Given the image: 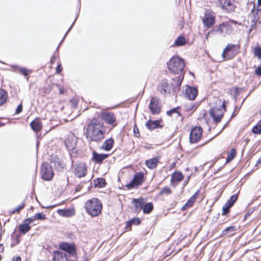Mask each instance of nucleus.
Returning a JSON list of instances; mask_svg holds the SVG:
<instances>
[{
	"label": "nucleus",
	"mask_w": 261,
	"mask_h": 261,
	"mask_svg": "<svg viewBox=\"0 0 261 261\" xmlns=\"http://www.w3.org/2000/svg\"><path fill=\"white\" fill-rule=\"evenodd\" d=\"M105 130L100 120L92 119L88 124L85 135L90 142H99L105 137Z\"/></svg>",
	"instance_id": "1"
},
{
	"label": "nucleus",
	"mask_w": 261,
	"mask_h": 261,
	"mask_svg": "<svg viewBox=\"0 0 261 261\" xmlns=\"http://www.w3.org/2000/svg\"><path fill=\"white\" fill-rule=\"evenodd\" d=\"M86 213L92 217L99 216L102 208L101 201L97 198H92L88 200L84 204Z\"/></svg>",
	"instance_id": "2"
},
{
	"label": "nucleus",
	"mask_w": 261,
	"mask_h": 261,
	"mask_svg": "<svg viewBox=\"0 0 261 261\" xmlns=\"http://www.w3.org/2000/svg\"><path fill=\"white\" fill-rule=\"evenodd\" d=\"M167 66L172 72L179 74L183 71L185 65L182 59L178 56H173L167 62Z\"/></svg>",
	"instance_id": "3"
},
{
	"label": "nucleus",
	"mask_w": 261,
	"mask_h": 261,
	"mask_svg": "<svg viewBox=\"0 0 261 261\" xmlns=\"http://www.w3.org/2000/svg\"><path fill=\"white\" fill-rule=\"evenodd\" d=\"M214 101L216 106H213L211 103L212 108L210 110V114L215 122L219 123L223 117V114L222 112V108H224L225 105L224 103H222L221 100L218 98H214Z\"/></svg>",
	"instance_id": "4"
},
{
	"label": "nucleus",
	"mask_w": 261,
	"mask_h": 261,
	"mask_svg": "<svg viewBox=\"0 0 261 261\" xmlns=\"http://www.w3.org/2000/svg\"><path fill=\"white\" fill-rule=\"evenodd\" d=\"M240 48L239 44L228 43L224 49L222 57L225 60L231 59L239 53Z\"/></svg>",
	"instance_id": "5"
},
{
	"label": "nucleus",
	"mask_w": 261,
	"mask_h": 261,
	"mask_svg": "<svg viewBox=\"0 0 261 261\" xmlns=\"http://www.w3.org/2000/svg\"><path fill=\"white\" fill-rule=\"evenodd\" d=\"M100 116L106 124L113 127L117 125L116 117L114 113L105 110L100 113Z\"/></svg>",
	"instance_id": "6"
},
{
	"label": "nucleus",
	"mask_w": 261,
	"mask_h": 261,
	"mask_svg": "<svg viewBox=\"0 0 261 261\" xmlns=\"http://www.w3.org/2000/svg\"><path fill=\"white\" fill-rule=\"evenodd\" d=\"M41 177L45 180H50L54 175L52 170V165L47 163L42 164L41 168Z\"/></svg>",
	"instance_id": "7"
},
{
	"label": "nucleus",
	"mask_w": 261,
	"mask_h": 261,
	"mask_svg": "<svg viewBox=\"0 0 261 261\" xmlns=\"http://www.w3.org/2000/svg\"><path fill=\"white\" fill-rule=\"evenodd\" d=\"M59 248L67 252L70 256L76 257L77 253L75 245L67 242H61L59 244Z\"/></svg>",
	"instance_id": "8"
},
{
	"label": "nucleus",
	"mask_w": 261,
	"mask_h": 261,
	"mask_svg": "<svg viewBox=\"0 0 261 261\" xmlns=\"http://www.w3.org/2000/svg\"><path fill=\"white\" fill-rule=\"evenodd\" d=\"M143 179L144 173L141 172H137L134 175L132 181L127 184L126 186L128 189L138 187L143 182Z\"/></svg>",
	"instance_id": "9"
},
{
	"label": "nucleus",
	"mask_w": 261,
	"mask_h": 261,
	"mask_svg": "<svg viewBox=\"0 0 261 261\" xmlns=\"http://www.w3.org/2000/svg\"><path fill=\"white\" fill-rule=\"evenodd\" d=\"M149 109L153 115L159 114L161 112V105L159 99L156 97H152L150 100Z\"/></svg>",
	"instance_id": "10"
},
{
	"label": "nucleus",
	"mask_w": 261,
	"mask_h": 261,
	"mask_svg": "<svg viewBox=\"0 0 261 261\" xmlns=\"http://www.w3.org/2000/svg\"><path fill=\"white\" fill-rule=\"evenodd\" d=\"M202 129L200 126L192 128L190 135V141L191 143L198 142L201 138Z\"/></svg>",
	"instance_id": "11"
},
{
	"label": "nucleus",
	"mask_w": 261,
	"mask_h": 261,
	"mask_svg": "<svg viewBox=\"0 0 261 261\" xmlns=\"http://www.w3.org/2000/svg\"><path fill=\"white\" fill-rule=\"evenodd\" d=\"M215 15L213 12L209 10H206L204 16L203 18V23L207 28H210L215 23Z\"/></svg>",
	"instance_id": "12"
},
{
	"label": "nucleus",
	"mask_w": 261,
	"mask_h": 261,
	"mask_svg": "<svg viewBox=\"0 0 261 261\" xmlns=\"http://www.w3.org/2000/svg\"><path fill=\"white\" fill-rule=\"evenodd\" d=\"M216 31L220 35H229L232 33V28L228 22H224L219 25Z\"/></svg>",
	"instance_id": "13"
},
{
	"label": "nucleus",
	"mask_w": 261,
	"mask_h": 261,
	"mask_svg": "<svg viewBox=\"0 0 261 261\" xmlns=\"http://www.w3.org/2000/svg\"><path fill=\"white\" fill-rule=\"evenodd\" d=\"M87 167L85 164L80 163L75 165L74 174L76 177L79 178L85 177Z\"/></svg>",
	"instance_id": "14"
},
{
	"label": "nucleus",
	"mask_w": 261,
	"mask_h": 261,
	"mask_svg": "<svg viewBox=\"0 0 261 261\" xmlns=\"http://www.w3.org/2000/svg\"><path fill=\"white\" fill-rule=\"evenodd\" d=\"M77 143V138L73 135H70L68 136L65 141V144L68 150H73Z\"/></svg>",
	"instance_id": "15"
},
{
	"label": "nucleus",
	"mask_w": 261,
	"mask_h": 261,
	"mask_svg": "<svg viewBox=\"0 0 261 261\" xmlns=\"http://www.w3.org/2000/svg\"><path fill=\"white\" fill-rule=\"evenodd\" d=\"M198 94L197 89L194 87L187 86L186 89L185 96L189 100H194Z\"/></svg>",
	"instance_id": "16"
},
{
	"label": "nucleus",
	"mask_w": 261,
	"mask_h": 261,
	"mask_svg": "<svg viewBox=\"0 0 261 261\" xmlns=\"http://www.w3.org/2000/svg\"><path fill=\"white\" fill-rule=\"evenodd\" d=\"M132 203L134 206L135 212L139 213L143 208L145 201L142 198L133 199Z\"/></svg>",
	"instance_id": "17"
},
{
	"label": "nucleus",
	"mask_w": 261,
	"mask_h": 261,
	"mask_svg": "<svg viewBox=\"0 0 261 261\" xmlns=\"http://www.w3.org/2000/svg\"><path fill=\"white\" fill-rule=\"evenodd\" d=\"M53 259L54 261H66L67 257L64 252L61 251H56L54 252Z\"/></svg>",
	"instance_id": "18"
},
{
	"label": "nucleus",
	"mask_w": 261,
	"mask_h": 261,
	"mask_svg": "<svg viewBox=\"0 0 261 261\" xmlns=\"http://www.w3.org/2000/svg\"><path fill=\"white\" fill-rule=\"evenodd\" d=\"M160 157H155L152 159L146 160L145 162L146 166L150 169H153L157 166L159 162Z\"/></svg>",
	"instance_id": "19"
},
{
	"label": "nucleus",
	"mask_w": 261,
	"mask_h": 261,
	"mask_svg": "<svg viewBox=\"0 0 261 261\" xmlns=\"http://www.w3.org/2000/svg\"><path fill=\"white\" fill-rule=\"evenodd\" d=\"M168 83L167 80H162L160 85L158 86V90L162 94H166L168 90Z\"/></svg>",
	"instance_id": "20"
},
{
	"label": "nucleus",
	"mask_w": 261,
	"mask_h": 261,
	"mask_svg": "<svg viewBox=\"0 0 261 261\" xmlns=\"http://www.w3.org/2000/svg\"><path fill=\"white\" fill-rule=\"evenodd\" d=\"M146 127L152 130L158 127H161L159 120L152 121L151 120H148L145 124Z\"/></svg>",
	"instance_id": "21"
},
{
	"label": "nucleus",
	"mask_w": 261,
	"mask_h": 261,
	"mask_svg": "<svg viewBox=\"0 0 261 261\" xmlns=\"http://www.w3.org/2000/svg\"><path fill=\"white\" fill-rule=\"evenodd\" d=\"M114 143V140L113 138H111L109 139H107L103 143L101 148L106 151H109L112 149Z\"/></svg>",
	"instance_id": "22"
},
{
	"label": "nucleus",
	"mask_w": 261,
	"mask_h": 261,
	"mask_svg": "<svg viewBox=\"0 0 261 261\" xmlns=\"http://www.w3.org/2000/svg\"><path fill=\"white\" fill-rule=\"evenodd\" d=\"M108 154H99L95 152H93V159L96 163H100L108 157Z\"/></svg>",
	"instance_id": "23"
},
{
	"label": "nucleus",
	"mask_w": 261,
	"mask_h": 261,
	"mask_svg": "<svg viewBox=\"0 0 261 261\" xmlns=\"http://www.w3.org/2000/svg\"><path fill=\"white\" fill-rule=\"evenodd\" d=\"M50 163L52 164H54L55 167L59 170L63 169L65 167V164L58 158H55L54 159V161L53 159H51L50 161Z\"/></svg>",
	"instance_id": "24"
},
{
	"label": "nucleus",
	"mask_w": 261,
	"mask_h": 261,
	"mask_svg": "<svg viewBox=\"0 0 261 261\" xmlns=\"http://www.w3.org/2000/svg\"><path fill=\"white\" fill-rule=\"evenodd\" d=\"M32 129L35 132H38L42 129V124L39 120H35L30 124Z\"/></svg>",
	"instance_id": "25"
},
{
	"label": "nucleus",
	"mask_w": 261,
	"mask_h": 261,
	"mask_svg": "<svg viewBox=\"0 0 261 261\" xmlns=\"http://www.w3.org/2000/svg\"><path fill=\"white\" fill-rule=\"evenodd\" d=\"M236 6L233 3V0H228L226 4H225V6L223 10H226L227 12H232L235 9Z\"/></svg>",
	"instance_id": "26"
},
{
	"label": "nucleus",
	"mask_w": 261,
	"mask_h": 261,
	"mask_svg": "<svg viewBox=\"0 0 261 261\" xmlns=\"http://www.w3.org/2000/svg\"><path fill=\"white\" fill-rule=\"evenodd\" d=\"M153 209V205L152 202L144 203L143 206V212L144 214H150Z\"/></svg>",
	"instance_id": "27"
},
{
	"label": "nucleus",
	"mask_w": 261,
	"mask_h": 261,
	"mask_svg": "<svg viewBox=\"0 0 261 261\" xmlns=\"http://www.w3.org/2000/svg\"><path fill=\"white\" fill-rule=\"evenodd\" d=\"M18 229L20 232L25 234L30 230L31 227L29 226V224L24 220L23 224L19 225Z\"/></svg>",
	"instance_id": "28"
},
{
	"label": "nucleus",
	"mask_w": 261,
	"mask_h": 261,
	"mask_svg": "<svg viewBox=\"0 0 261 261\" xmlns=\"http://www.w3.org/2000/svg\"><path fill=\"white\" fill-rule=\"evenodd\" d=\"M7 99V93L4 90L0 89V106L4 104Z\"/></svg>",
	"instance_id": "29"
},
{
	"label": "nucleus",
	"mask_w": 261,
	"mask_h": 261,
	"mask_svg": "<svg viewBox=\"0 0 261 261\" xmlns=\"http://www.w3.org/2000/svg\"><path fill=\"white\" fill-rule=\"evenodd\" d=\"M184 178V176L180 172H175L173 173L171 176L172 180L177 181H181Z\"/></svg>",
	"instance_id": "30"
},
{
	"label": "nucleus",
	"mask_w": 261,
	"mask_h": 261,
	"mask_svg": "<svg viewBox=\"0 0 261 261\" xmlns=\"http://www.w3.org/2000/svg\"><path fill=\"white\" fill-rule=\"evenodd\" d=\"M14 68L15 71H18L19 73H21L25 76H28L29 74V70L24 67H21L17 66L13 67Z\"/></svg>",
	"instance_id": "31"
},
{
	"label": "nucleus",
	"mask_w": 261,
	"mask_h": 261,
	"mask_svg": "<svg viewBox=\"0 0 261 261\" xmlns=\"http://www.w3.org/2000/svg\"><path fill=\"white\" fill-rule=\"evenodd\" d=\"M106 185V180L103 178H97L94 180V185L96 187L102 188Z\"/></svg>",
	"instance_id": "32"
},
{
	"label": "nucleus",
	"mask_w": 261,
	"mask_h": 261,
	"mask_svg": "<svg viewBox=\"0 0 261 261\" xmlns=\"http://www.w3.org/2000/svg\"><path fill=\"white\" fill-rule=\"evenodd\" d=\"M186 39L182 36L178 37L175 40L174 44L176 46H182L186 44Z\"/></svg>",
	"instance_id": "33"
},
{
	"label": "nucleus",
	"mask_w": 261,
	"mask_h": 261,
	"mask_svg": "<svg viewBox=\"0 0 261 261\" xmlns=\"http://www.w3.org/2000/svg\"><path fill=\"white\" fill-rule=\"evenodd\" d=\"M236 154V150L234 148H231L228 153L227 158L226 159V162H229L231 161Z\"/></svg>",
	"instance_id": "34"
},
{
	"label": "nucleus",
	"mask_w": 261,
	"mask_h": 261,
	"mask_svg": "<svg viewBox=\"0 0 261 261\" xmlns=\"http://www.w3.org/2000/svg\"><path fill=\"white\" fill-rule=\"evenodd\" d=\"M238 198V194H233L232 196H230L229 199L226 202L228 204L232 206L235 202L237 201Z\"/></svg>",
	"instance_id": "35"
},
{
	"label": "nucleus",
	"mask_w": 261,
	"mask_h": 261,
	"mask_svg": "<svg viewBox=\"0 0 261 261\" xmlns=\"http://www.w3.org/2000/svg\"><path fill=\"white\" fill-rule=\"evenodd\" d=\"M141 223L140 219L138 218H136L132 219L131 220L126 222V226H130L133 224L139 225Z\"/></svg>",
	"instance_id": "36"
},
{
	"label": "nucleus",
	"mask_w": 261,
	"mask_h": 261,
	"mask_svg": "<svg viewBox=\"0 0 261 261\" xmlns=\"http://www.w3.org/2000/svg\"><path fill=\"white\" fill-rule=\"evenodd\" d=\"M236 230V227L233 226L228 227L226 229H224L222 232V235H226L229 232H233Z\"/></svg>",
	"instance_id": "37"
},
{
	"label": "nucleus",
	"mask_w": 261,
	"mask_h": 261,
	"mask_svg": "<svg viewBox=\"0 0 261 261\" xmlns=\"http://www.w3.org/2000/svg\"><path fill=\"white\" fill-rule=\"evenodd\" d=\"M259 123L260 124H258L253 127L252 130L253 133L255 134H261V120L260 121Z\"/></svg>",
	"instance_id": "38"
},
{
	"label": "nucleus",
	"mask_w": 261,
	"mask_h": 261,
	"mask_svg": "<svg viewBox=\"0 0 261 261\" xmlns=\"http://www.w3.org/2000/svg\"><path fill=\"white\" fill-rule=\"evenodd\" d=\"M232 206L228 204L227 202H226L223 206V215H226L228 214L229 212V209Z\"/></svg>",
	"instance_id": "39"
},
{
	"label": "nucleus",
	"mask_w": 261,
	"mask_h": 261,
	"mask_svg": "<svg viewBox=\"0 0 261 261\" xmlns=\"http://www.w3.org/2000/svg\"><path fill=\"white\" fill-rule=\"evenodd\" d=\"M185 108L188 111H194L196 110V106L194 105L192 102H189L185 105Z\"/></svg>",
	"instance_id": "40"
},
{
	"label": "nucleus",
	"mask_w": 261,
	"mask_h": 261,
	"mask_svg": "<svg viewBox=\"0 0 261 261\" xmlns=\"http://www.w3.org/2000/svg\"><path fill=\"white\" fill-rule=\"evenodd\" d=\"M24 205H25V203H24V202H23L19 206H18L16 208L13 209L12 211H11L10 213L11 214L19 213L24 207Z\"/></svg>",
	"instance_id": "41"
},
{
	"label": "nucleus",
	"mask_w": 261,
	"mask_h": 261,
	"mask_svg": "<svg viewBox=\"0 0 261 261\" xmlns=\"http://www.w3.org/2000/svg\"><path fill=\"white\" fill-rule=\"evenodd\" d=\"M195 202V201L192 200V199L190 198L187 201V202L186 203V204H185V205H184L182 208H181V210H185L186 208H188L190 206H191L193 203Z\"/></svg>",
	"instance_id": "42"
},
{
	"label": "nucleus",
	"mask_w": 261,
	"mask_h": 261,
	"mask_svg": "<svg viewBox=\"0 0 261 261\" xmlns=\"http://www.w3.org/2000/svg\"><path fill=\"white\" fill-rule=\"evenodd\" d=\"M172 192L171 189L168 187H165L162 189L160 191V194H165V195H170L171 194Z\"/></svg>",
	"instance_id": "43"
},
{
	"label": "nucleus",
	"mask_w": 261,
	"mask_h": 261,
	"mask_svg": "<svg viewBox=\"0 0 261 261\" xmlns=\"http://www.w3.org/2000/svg\"><path fill=\"white\" fill-rule=\"evenodd\" d=\"M228 0H217L216 4L217 6L220 7L222 9L224 8L225 4Z\"/></svg>",
	"instance_id": "44"
},
{
	"label": "nucleus",
	"mask_w": 261,
	"mask_h": 261,
	"mask_svg": "<svg viewBox=\"0 0 261 261\" xmlns=\"http://www.w3.org/2000/svg\"><path fill=\"white\" fill-rule=\"evenodd\" d=\"M184 76L182 77L181 76H179L178 77H175V79H173V80H176L177 83H176V86L178 88L180 87L181 82L182 81Z\"/></svg>",
	"instance_id": "45"
},
{
	"label": "nucleus",
	"mask_w": 261,
	"mask_h": 261,
	"mask_svg": "<svg viewBox=\"0 0 261 261\" xmlns=\"http://www.w3.org/2000/svg\"><path fill=\"white\" fill-rule=\"evenodd\" d=\"M254 54L258 58L261 59V47H255L254 49Z\"/></svg>",
	"instance_id": "46"
},
{
	"label": "nucleus",
	"mask_w": 261,
	"mask_h": 261,
	"mask_svg": "<svg viewBox=\"0 0 261 261\" xmlns=\"http://www.w3.org/2000/svg\"><path fill=\"white\" fill-rule=\"evenodd\" d=\"M35 216V218L36 220H44L45 219V215L43 213H37Z\"/></svg>",
	"instance_id": "47"
},
{
	"label": "nucleus",
	"mask_w": 261,
	"mask_h": 261,
	"mask_svg": "<svg viewBox=\"0 0 261 261\" xmlns=\"http://www.w3.org/2000/svg\"><path fill=\"white\" fill-rule=\"evenodd\" d=\"M200 190H198L190 198L195 201L198 195L200 194Z\"/></svg>",
	"instance_id": "48"
},
{
	"label": "nucleus",
	"mask_w": 261,
	"mask_h": 261,
	"mask_svg": "<svg viewBox=\"0 0 261 261\" xmlns=\"http://www.w3.org/2000/svg\"><path fill=\"white\" fill-rule=\"evenodd\" d=\"M22 111V105L21 103L19 105L15 110V113L17 114H19Z\"/></svg>",
	"instance_id": "49"
},
{
	"label": "nucleus",
	"mask_w": 261,
	"mask_h": 261,
	"mask_svg": "<svg viewBox=\"0 0 261 261\" xmlns=\"http://www.w3.org/2000/svg\"><path fill=\"white\" fill-rule=\"evenodd\" d=\"M250 18L252 23V25H255L258 21V18L254 15L250 16Z\"/></svg>",
	"instance_id": "50"
},
{
	"label": "nucleus",
	"mask_w": 261,
	"mask_h": 261,
	"mask_svg": "<svg viewBox=\"0 0 261 261\" xmlns=\"http://www.w3.org/2000/svg\"><path fill=\"white\" fill-rule=\"evenodd\" d=\"M35 220H36V218H35V216H34L33 217H30V218L25 219L24 221L27 223H28L29 224H30V223H32Z\"/></svg>",
	"instance_id": "51"
},
{
	"label": "nucleus",
	"mask_w": 261,
	"mask_h": 261,
	"mask_svg": "<svg viewBox=\"0 0 261 261\" xmlns=\"http://www.w3.org/2000/svg\"><path fill=\"white\" fill-rule=\"evenodd\" d=\"M134 133L136 137H139L140 136L139 130L138 128L135 125L134 127Z\"/></svg>",
	"instance_id": "52"
},
{
	"label": "nucleus",
	"mask_w": 261,
	"mask_h": 261,
	"mask_svg": "<svg viewBox=\"0 0 261 261\" xmlns=\"http://www.w3.org/2000/svg\"><path fill=\"white\" fill-rule=\"evenodd\" d=\"M62 67H61V64L60 63L58 65L56 69V73H60L61 71H62Z\"/></svg>",
	"instance_id": "53"
},
{
	"label": "nucleus",
	"mask_w": 261,
	"mask_h": 261,
	"mask_svg": "<svg viewBox=\"0 0 261 261\" xmlns=\"http://www.w3.org/2000/svg\"><path fill=\"white\" fill-rule=\"evenodd\" d=\"M67 212H68V211L66 210H60L59 214L63 216H68V215L67 214Z\"/></svg>",
	"instance_id": "54"
},
{
	"label": "nucleus",
	"mask_w": 261,
	"mask_h": 261,
	"mask_svg": "<svg viewBox=\"0 0 261 261\" xmlns=\"http://www.w3.org/2000/svg\"><path fill=\"white\" fill-rule=\"evenodd\" d=\"M255 73L258 76L261 75V66L258 67L256 70H255Z\"/></svg>",
	"instance_id": "55"
},
{
	"label": "nucleus",
	"mask_w": 261,
	"mask_h": 261,
	"mask_svg": "<svg viewBox=\"0 0 261 261\" xmlns=\"http://www.w3.org/2000/svg\"><path fill=\"white\" fill-rule=\"evenodd\" d=\"M178 108V107L176 108H173L172 110H171V111L172 112H173V113H176L177 114V116H179L180 114L179 112L177 111Z\"/></svg>",
	"instance_id": "56"
},
{
	"label": "nucleus",
	"mask_w": 261,
	"mask_h": 261,
	"mask_svg": "<svg viewBox=\"0 0 261 261\" xmlns=\"http://www.w3.org/2000/svg\"><path fill=\"white\" fill-rule=\"evenodd\" d=\"M77 17V16L76 17L75 19H74L73 22L72 23V25H71V27L69 28V29L68 30V31H67V32L66 33L63 39L65 38L66 35L69 33V32L70 31V30H71V28L72 27V26L74 25L76 20V18Z\"/></svg>",
	"instance_id": "57"
},
{
	"label": "nucleus",
	"mask_w": 261,
	"mask_h": 261,
	"mask_svg": "<svg viewBox=\"0 0 261 261\" xmlns=\"http://www.w3.org/2000/svg\"><path fill=\"white\" fill-rule=\"evenodd\" d=\"M56 59V57L55 56V55H54L50 59L51 64H54L55 62Z\"/></svg>",
	"instance_id": "58"
},
{
	"label": "nucleus",
	"mask_w": 261,
	"mask_h": 261,
	"mask_svg": "<svg viewBox=\"0 0 261 261\" xmlns=\"http://www.w3.org/2000/svg\"><path fill=\"white\" fill-rule=\"evenodd\" d=\"M260 164H261V156L257 160L255 164V166H258Z\"/></svg>",
	"instance_id": "59"
},
{
	"label": "nucleus",
	"mask_w": 261,
	"mask_h": 261,
	"mask_svg": "<svg viewBox=\"0 0 261 261\" xmlns=\"http://www.w3.org/2000/svg\"><path fill=\"white\" fill-rule=\"evenodd\" d=\"M83 261H89L88 257L87 255H84L83 257Z\"/></svg>",
	"instance_id": "60"
},
{
	"label": "nucleus",
	"mask_w": 261,
	"mask_h": 261,
	"mask_svg": "<svg viewBox=\"0 0 261 261\" xmlns=\"http://www.w3.org/2000/svg\"><path fill=\"white\" fill-rule=\"evenodd\" d=\"M261 6V0L257 1V10H259V7Z\"/></svg>",
	"instance_id": "61"
},
{
	"label": "nucleus",
	"mask_w": 261,
	"mask_h": 261,
	"mask_svg": "<svg viewBox=\"0 0 261 261\" xmlns=\"http://www.w3.org/2000/svg\"><path fill=\"white\" fill-rule=\"evenodd\" d=\"M14 261H21V259L20 257H16L15 258H13Z\"/></svg>",
	"instance_id": "62"
},
{
	"label": "nucleus",
	"mask_w": 261,
	"mask_h": 261,
	"mask_svg": "<svg viewBox=\"0 0 261 261\" xmlns=\"http://www.w3.org/2000/svg\"><path fill=\"white\" fill-rule=\"evenodd\" d=\"M172 114H173V112H172L171 110L167 112V114L169 116H171Z\"/></svg>",
	"instance_id": "63"
},
{
	"label": "nucleus",
	"mask_w": 261,
	"mask_h": 261,
	"mask_svg": "<svg viewBox=\"0 0 261 261\" xmlns=\"http://www.w3.org/2000/svg\"><path fill=\"white\" fill-rule=\"evenodd\" d=\"M4 250V247L2 244L0 245V251H3Z\"/></svg>",
	"instance_id": "64"
}]
</instances>
